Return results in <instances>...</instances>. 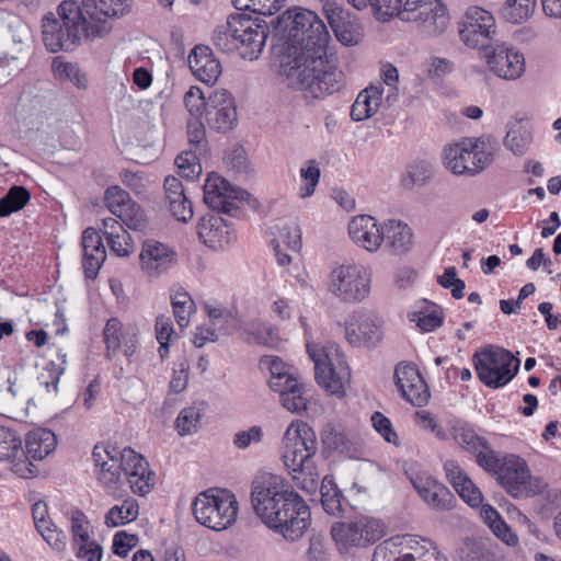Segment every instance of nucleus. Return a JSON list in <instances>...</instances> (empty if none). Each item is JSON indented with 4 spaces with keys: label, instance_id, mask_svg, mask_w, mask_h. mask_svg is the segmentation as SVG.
<instances>
[{
    "label": "nucleus",
    "instance_id": "1",
    "mask_svg": "<svg viewBox=\"0 0 561 561\" xmlns=\"http://www.w3.org/2000/svg\"><path fill=\"white\" fill-rule=\"evenodd\" d=\"M251 504L262 522L288 541L302 537L310 525L308 505L282 476L257 472L251 483Z\"/></svg>",
    "mask_w": 561,
    "mask_h": 561
},
{
    "label": "nucleus",
    "instance_id": "2",
    "mask_svg": "<svg viewBox=\"0 0 561 561\" xmlns=\"http://www.w3.org/2000/svg\"><path fill=\"white\" fill-rule=\"evenodd\" d=\"M301 60L282 59V71L289 85L304 93L306 99H323L339 92L344 85V73L322 53L301 56Z\"/></svg>",
    "mask_w": 561,
    "mask_h": 561
},
{
    "label": "nucleus",
    "instance_id": "3",
    "mask_svg": "<svg viewBox=\"0 0 561 561\" xmlns=\"http://www.w3.org/2000/svg\"><path fill=\"white\" fill-rule=\"evenodd\" d=\"M278 24L286 32L287 47L283 59L301 60V56L322 53L327 49L330 34L323 21L311 10L304 8L288 9Z\"/></svg>",
    "mask_w": 561,
    "mask_h": 561
},
{
    "label": "nucleus",
    "instance_id": "4",
    "mask_svg": "<svg viewBox=\"0 0 561 561\" xmlns=\"http://www.w3.org/2000/svg\"><path fill=\"white\" fill-rule=\"evenodd\" d=\"M85 22L76 0H65L57 7V13L49 12L42 20V35L46 48L51 53L73 50L82 38L91 41Z\"/></svg>",
    "mask_w": 561,
    "mask_h": 561
},
{
    "label": "nucleus",
    "instance_id": "5",
    "mask_svg": "<svg viewBox=\"0 0 561 561\" xmlns=\"http://www.w3.org/2000/svg\"><path fill=\"white\" fill-rule=\"evenodd\" d=\"M494 156L492 141L485 138H465L443 150L446 169L456 175L474 176L491 164Z\"/></svg>",
    "mask_w": 561,
    "mask_h": 561
},
{
    "label": "nucleus",
    "instance_id": "6",
    "mask_svg": "<svg viewBox=\"0 0 561 561\" xmlns=\"http://www.w3.org/2000/svg\"><path fill=\"white\" fill-rule=\"evenodd\" d=\"M238 510L239 504L234 494L224 489L203 491L192 503L197 523L216 531L231 526L237 519Z\"/></svg>",
    "mask_w": 561,
    "mask_h": 561
},
{
    "label": "nucleus",
    "instance_id": "7",
    "mask_svg": "<svg viewBox=\"0 0 561 561\" xmlns=\"http://www.w3.org/2000/svg\"><path fill=\"white\" fill-rule=\"evenodd\" d=\"M307 351L314 364L317 382L330 393L342 397L350 383L351 370L339 347L307 345Z\"/></svg>",
    "mask_w": 561,
    "mask_h": 561
},
{
    "label": "nucleus",
    "instance_id": "8",
    "mask_svg": "<svg viewBox=\"0 0 561 561\" xmlns=\"http://www.w3.org/2000/svg\"><path fill=\"white\" fill-rule=\"evenodd\" d=\"M371 271L356 263L333 267L328 276V291L345 304H357L370 295Z\"/></svg>",
    "mask_w": 561,
    "mask_h": 561
},
{
    "label": "nucleus",
    "instance_id": "9",
    "mask_svg": "<svg viewBox=\"0 0 561 561\" xmlns=\"http://www.w3.org/2000/svg\"><path fill=\"white\" fill-rule=\"evenodd\" d=\"M519 359L511 352L489 346L473 355L479 380L486 387L497 389L508 383L517 374Z\"/></svg>",
    "mask_w": 561,
    "mask_h": 561
},
{
    "label": "nucleus",
    "instance_id": "10",
    "mask_svg": "<svg viewBox=\"0 0 561 561\" xmlns=\"http://www.w3.org/2000/svg\"><path fill=\"white\" fill-rule=\"evenodd\" d=\"M85 31L91 42L107 36L113 28L112 19L129 12L130 0H81L78 3Z\"/></svg>",
    "mask_w": 561,
    "mask_h": 561
},
{
    "label": "nucleus",
    "instance_id": "11",
    "mask_svg": "<svg viewBox=\"0 0 561 561\" xmlns=\"http://www.w3.org/2000/svg\"><path fill=\"white\" fill-rule=\"evenodd\" d=\"M500 485L514 497L539 494L546 488L542 479L533 477L527 462L516 455H506L496 477Z\"/></svg>",
    "mask_w": 561,
    "mask_h": 561
},
{
    "label": "nucleus",
    "instance_id": "12",
    "mask_svg": "<svg viewBox=\"0 0 561 561\" xmlns=\"http://www.w3.org/2000/svg\"><path fill=\"white\" fill-rule=\"evenodd\" d=\"M400 19L414 23L427 36L442 34L449 24V15L440 0H407Z\"/></svg>",
    "mask_w": 561,
    "mask_h": 561
},
{
    "label": "nucleus",
    "instance_id": "13",
    "mask_svg": "<svg viewBox=\"0 0 561 561\" xmlns=\"http://www.w3.org/2000/svg\"><path fill=\"white\" fill-rule=\"evenodd\" d=\"M318 450L316 432L302 421H293L283 436L282 459L285 467L313 460Z\"/></svg>",
    "mask_w": 561,
    "mask_h": 561
},
{
    "label": "nucleus",
    "instance_id": "14",
    "mask_svg": "<svg viewBox=\"0 0 561 561\" xmlns=\"http://www.w3.org/2000/svg\"><path fill=\"white\" fill-rule=\"evenodd\" d=\"M495 33V20L489 11L480 7H471L466 11L459 27L460 39L466 46L478 49L482 55L493 46Z\"/></svg>",
    "mask_w": 561,
    "mask_h": 561
},
{
    "label": "nucleus",
    "instance_id": "15",
    "mask_svg": "<svg viewBox=\"0 0 561 561\" xmlns=\"http://www.w3.org/2000/svg\"><path fill=\"white\" fill-rule=\"evenodd\" d=\"M383 529L378 520L368 516L356 517L351 523H334L331 536L340 550L363 547L381 538Z\"/></svg>",
    "mask_w": 561,
    "mask_h": 561
},
{
    "label": "nucleus",
    "instance_id": "16",
    "mask_svg": "<svg viewBox=\"0 0 561 561\" xmlns=\"http://www.w3.org/2000/svg\"><path fill=\"white\" fill-rule=\"evenodd\" d=\"M383 321L376 312L366 309L354 310L345 320V339L351 346H374L383 337Z\"/></svg>",
    "mask_w": 561,
    "mask_h": 561
},
{
    "label": "nucleus",
    "instance_id": "17",
    "mask_svg": "<svg viewBox=\"0 0 561 561\" xmlns=\"http://www.w3.org/2000/svg\"><path fill=\"white\" fill-rule=\"evenodd\" d=\"M405 474L417 494L431 508L448 511L454 507V494L427 472L422 471L416 463H407Z\"/></svg>",
    "mask_w": 561,
    "mask_h": 561
},
{
    "label": "nucleus",
    "instance_id": "18",
    "mask_svg": "<svg viewBox=\"0 0 561 561\" xmlns=\"http://www.w3.org/2000/svg\"><path fill=\"white\" fill-rule=\"evenodd\" d=\"M248 198V192L232 186L218 174L209 175L204 184V202L210 208L225 214H233Z\"/></svg>",
    "mask_w": 561,
    "mask_h": 561
},
{
    "label": "nucleus",
    "instance_id": "19",
    "mask_svg": "<svg viewBox=\"0 0 561 561\" xmlns=\"http://www.w3.org/2000/svg\"><path fill=\"white\" fill-rule=\"evenodd\" d=\"M204 123L213 130L227 133L238 123L234 98L225 90H215L207 95Z\"/></svg>",
    "mask_w": 561,
    "mask_h": 561
},
{
    "label": "nucleus",
    "instance_id": "20",
    "mask_svg": "<svg viewBox=\"0 0 561 561\" xmlns=\"http://www.w3.org/2000/svg\"><path fill=\"white\" fill-rule=\"evenodd\" d=\"M480 57L490 71L504 80L518 79L525 71L524 55L504 44L491 46Z\"/></svg>",
    "mask_w": 561,
    "mask_h": 561
},
{
    "label": "nucleus",
    "instance_id": "21",
    "mask_svg": "<svg viewBox=\"0 0 561 561\" xmlns=\"http://www.w3.org/2000/svg\"><path fill=\"white\" fill-rule=\"evenodd\" d=\"M119 467L134 493L144 496L152 490L154 474L149 470L147 460L134 449L126 447L121 450Z\"/></svg>",
    "mask_w": 561,
    "mask_h": 561
},
{
    "label": "nucleus",
    "instance_id": "22",
    "mask_svg": "<svg viewBox=\"0 0 561 561\" xmlns=\"http://www.w3.org/2000/svg\"><path fill=\"white\" fill-rule=\"evenodd\" d=\"M141 271L149 277H159L178 264V253L168 244L146 240L139 254Z\"/></svg>",
    "mask_w": 561,
    "mask_h": 561
},
{
    "label": "nucleus",
    "instance_id": "23",
    "mask_svg": "<svg viewBox=\"0 0 561 561\" xmlns=\"http://www.w3.org/2000/svg\"><path fill=\"white\" fill-rule=\"evenodd\" d=\"M238 50L243 59L254 60L263 50L267 26L245 14H240Z\"/></svg>",
    "mask_w": 561,
    "mask_h": 561
},
{
    "label": "nucleus",
    "instance_id": "24",
    "mask_svg": "<svg viewBox=\"0 0 561 561\" xmlns=\"http://www.w3.org/2000/svg\"><path fill=\"white\" fill-rule=\"evenodd\" d=\"M393 378L402 398L412 405L423 407L428 402V388L414 366L398 365Z\"/></svg>",
    "mask_w": 561,
    "mask_h": 561
},
{
    "label": "nucleus",
    "instance_id": "25",
    "mask_svg": "<svg viewBox=\"0 0 561 561\" xmlns=\"http://www.w3.org/2000/svg\"><path fill=\"white\" fill-rule=\"evenodd\" d=\"M0 461L11 462L12 470L20 477L27 478L34 473L32 463L25 460L22 438L5 426H0Z\"/></svg>",
    "mask_w": 561,
    "mask_h": 561
},
{
    "label": "nucleus",
    "instance_id": "26",
    "mask_svg": "<svg viewBox=\"0 0 561 561\" xmlns=\"http://www.w3.org/2000/svg\"><path fill=\"white\" fill-rule=\"evenodd\" d=\"M322 9L331 30L341 44L352 46L359 42L358 25L347 10L330 1H325Z\"/></svg>",
    "mask_w": 561,
    "mask_h": 561
},
{
    "label": "nucleus",
    "instance_id": "27",
    "mask_svg": "<svg viewBox=\"0 0 561 561\" xmlns=\"http://www.w3.org/2000/svg\"><path fill=\"white\" fill-rule=\"evenodd\" d=\"M201 241L214 250H224L236 240L234 230L218 215L205 216L197 226Z\"/></svg>",
    "mask_w": 561,
    "mask_h": 561
},
{
    "label": "nucleus",
    "instance_id": "28",
    "mask_svg": "<svg viewBox=\"0 0 561 561\" xmlns=\"http://www.w3.org/2000/svg\"><path fill=\"white\" fill-rule=\"evenodd\" d=\"M348 234L354 243L369 252H376L383 243L382 226L369 215L353 217Z\"/></svg>",
    "mask_w": 561,
    "mask_h": 561
},
{
    "label": "nucleus",
    "instance_id": "29",
    "mask_svg": "<svg viewBox=\"0 0 561 561\" xmlns=\"http://www.w3.org/2000/svg\"><path fill=\"white\" fill-rule=\"evenodd\" d=\"M103 337L106 345V356L112 358L117 352L125 356H131L137 348V334L130 330H125L121 321L111 318L103 330Z\"/></svg>",
    "mask_w": 561,
    "mask_h": 561
},
{
    "label": "nucleus",
    "instance_id": "30",
    "mask_svg": "<svg viewBox=\"0 0 561 561\" xmlns=\"http://www.w3.org/2000/svg\"><path fill=\"white\" fill-rule=\"evenodd\" d=\"M187 61L193 75L204 83H215L221 73L220 62L207 46H195L190 53Z\"/></svg>",
    "mask_w": 561,
    "mask_h": 561
},
{
    "label": "nucleus",
    "instance_id": "31",
    "mask_svg": "<svg viewBox=\"0 0 561 561\" xmlns=\"http://www.w3.org/2000/svg\"><path fill=\"white\" fill-rule=\"evenodd\" d=\"M83 270L88 278H94L106 259L105 247L94 228H87L82 234Z\"/></svg>",
    "mask_w": 561,
    "mask_h": 561
},
{
    "label": "nucleus",
    "instance_id": "32",
    "mask_svg": "<svg viewBox=\"0 0 561 561\" xmlns=\"http://www.w3.org/2000/svg\"><path fill=\"white\" fill-rule=\"evenodd\" d=\"M383 87L370 84L362 90L351 107V118L354 122H363L373 117L382 103Z\"/></svg>",
    "mask_w": 561,
    "mask_h": 561
},
{
    "label": "nucleus",
    "instance_id": "33",
    "mask_svg": "<svg viewBox=\"0 0 561 561\" xmlns=\"http://www.w3.org/2000/svg\"><path fill=\"white\" fill-rule=\"evenodd\" d=\"M382 234L386 247L394 254L405 253L412 247L413 232L401 220H387L382 226Z\"/></svg>",
    "mask_w": 561,
    "mask_h": 561
},
{
    "label": "nucleus",
    "instance_id": "34",
    "mask_svg": "<svg viewBox=\"0 0 561 561\" xmlns=\"http://www.w3.org/2000/svg\"><path fill=\"white\" fill-rule=\"evenodd\" d=\"M102 230L111 251L117 256H127L133 252L134 244L130 234L118 220L104 218L102 220Z\"/></svg>",
    "mask_w": 561,
    "mask_h": 561
},
{
    "label": "nucleus",
    "instance_id": "35",
    "mask_svg": "<svg viewBox=\"0 0 561 561\" xmlns=\"http://www.w3.org/2000/svg\"><path fill=\"white\" fill-rule=\"evenodd\" d=\"M324 449L352 456L355 451V436L339 425L327 424L321 432Z\"/></svg>",
    "mask_w": 561,
    "mask_h": 561
},
{
    "label": "nucleus",
    "instance_id": "36",
    "mask_svg": "<svg viewBox=\"0 0 561 561\" xmlns=\"http://www.w3.org/2000/svg\"><path fill=\"white\" fill-rule=\"evenodd\" d=\"M408 318L422 332H432L443 324L444 316L439 306L424 299L416 304L415 309L409 312Z\"/></svg>",
    "mask_w": 561,
    "mask_h": 561
},
{
    "label": "nucleus",
    "instance_id": "37",
    "mask_svg": "<svg viewBox=\"0 0 561 561\" xmlns=\"http://www.w3.org/2000/svg\"><path fill=\"white\" fill-rule=\"evenodd\" d=\"M57 446L54 432L47 428H36L28 433L26 438V455L35 460H42L50 455Z\"/></svg>",
    "mask_w": 561,
    "mask_h": 561
},
{
    "label": "nucleus",
    "instance_id": "38",
    "mask_svg": "<svg viewBox=\"0 0 561 561\" xmlns=\"http://www.w3.org/2000/svg\"><path fill=\"white\" fill-rule=\"evenodd\" d=\"M390 539L396 542L402 561H420L431 550L435 549L430 540L415 535L397 536Z\"/></svg>",
    "mask_w": 561,
    "mask_h": 561
},
{
    "label": "nucleus",
    "instance_id": "39",
    "mask_svg": "<svg viewBox=\"0 0 561 561\" xmlns=\"http://www.w3.org/2000/svg\"><path fill=\"white\" fill-rule=\"evenodd\" d=\"M240 14L231 15L227 23L214 31L213 43L222 53L238 50Z\"/></svg>",
    "mask_w": 561,
    "mask_h": 561
},
{
    "label": "nucleus",
    "instance_id": "40",
    "mask_svg": "<svg viewBox=\"0 0 561 561\" xmlns=\"http://www.w3.org/2000/svg\"><path fill=\"white\" fill-rule=\"evenodd\" d=\"M531 141V130L528 124L522 121L512 123L504 138L505 147L516 156L525 154Z\"/></svg>",
    "mask_w": 561,
    "mask_h": 561
},
{
    "label": "nucleus",
    "instance_id": "41",
    "mask_svg": "<svg viewBox=\"0 0 561 561\" xmlns=\"http://www.w3.org/2000/svg\"><path fill=\"white\" fill-rule=\"evenodd\" d=\"M287 470L296 485L302 491L312 494L318 490L320 473L313 460L287 467Z\"/></svg>",
    "mask_w": 561,
    "mask_h": 561
},
{
    "label": "nucleus",
    "instance_id": "42",
    "mask_svg": "<svg viewBox=\"0 0 561 561\" xmlns=\"http://www.w3.org/2000/svg\"><path fill=\"white\" fill-rule=\"evenodd\" d=\"M320 493H321V504L325 513L332 516H341V514L344 511L342 500L343 494L334 483V481L329 478L324 477L321 486H320Z\"/></svg>",
    "mask_w": 561,
    "mask_h": 561
},
{
    "label": "nucleus",
    "instance_id": "43",
    "mask_svg": "<svg viewBox=\"0 0 561 561\" xmlns=\"http://www.w3.org/2000/svg\"><path fill=\"white\" fill-rule=\"evenodd\" d=\"M139 515V505L135 499L124 500L121 505L113 506L105 515L107 527H118L134 522Z\"/></svg>",
    "mask_w": 561,
    "mask_h": 561
},
{
    "label": "nucleus",
    "instance_id": "44",
    "mask_svg": "<svg viewBox=\"0 0 561 561\" xmlns=\"http://www.w3.org/2000/svg\"><path fill=\"white\" fill-rule=\"evenodd\" d=\"M262 369L270 371L268 385L271 389H279V380H289V375L294 374V368L285 364L279 357L263 356L260 359Z\"/></svg>",
    "mask_w": 561,
    "mask_h": 561
},
{
    "label": "nucleus",
    "instance_id": "45",
    "mask_svg": "<svg viewBox=\"0 0 561 561\" xmlns=\"http://www.w3.org/2000/svg\"><path fill=\"white\" fill-rule=\"evenodd\" d=\"M206 310L215 329L222 331L225 334H230L240 328V320L231 310L211 306H207Z\"/></svg>",
    "mask_w": 561,
    "mask_h": 561
},
{
    "label": "nucleus",
    "instance_id": "46",
    "mask_svg": "<svg viewBox=\"0 0 561 561\" xmlns=\"http://www.w3.org/2000/svg\"><path fill=\"white\" fill-rule=\"evenodd\" d=\"M321 171L319 163L316 160L306 161L299 170L300 185L299 196L300 198H307L313 195L317 185L320 181Z\"/></svg>",
    "mask_w": 561,
    "mask_h": 561
},
{
    "label": "nucleus",
    "instance_id": "47",
    "mask_svg": "<svg viewBox=\"0 0 561 561\" xmlns=\"http://www.w3.org/2000/svg\"><path fill=\"white\" fill-rule=\"evenodd\" d=\"M535 5L536 0H506L501 12L506 21L518 24L533 14Z\"/></svg>",
    "mask_w": 561,
    "mask_h": 561
},
{
    "label": "nucleus",
    "instance_id": "48",
    "mask_svg": "<svg viewBox=\"0 0 561 561\" xmlns=\"http://www.w3.org/2000/svg\"><path fill=\"white\" fill-rule=\"evenodd\" d=\"M30 201V193L23 186H12L0 199V217L21 210Z\"/></svg>",
    "mask_w": 561,
    "mask_h": 561
},
{
    "label": "nucleus",
    "instance_id": "49",
    "mask_svg": "<svg viewBox=\"0 0 561 561\" xmlns=\"http://www.w3.org/2000/svg\"><path fill=\"white\" fill-rule=\"evenodd\" d=\"M453 436L459 446L474 455L480 449H486L488 442L468 426H455L453 430Z\"/></svg>",
    "mask_w": 561,
    "mask_h": 561
},
{
    "label": "nucleus",
    "instance_id": "50",
    "mask_svg": "<svg viewBox=\"0 0 561 561\" xmlns=\"http://www.w3.org/2000/svg\"><path fill=\"white\" fill-rule=\"evenodd\" d=\"M173 313L181 328L188 325L190 317L195 311V304L186 291H176L171 297Z\"/></svg>",
    "mask_w": 561,
    "mask_h": 561
},
{
    "label": "nucleus",
    "instance_id": "51",
    "mask_svg": "<svg viewBox=\"0 0 561 561\" xmlns=\"http://www.w3.org/2000/svg\"><path fill=\"white\" fill-rule=\"evenodd\" d=\"M272 242L285 247L286 250L298 252L301 248L300 228L294 222L284 224L282 227H278V233Z\"/></svg>",
    "mask_w": 561,
    "mask_h": 561
},
{
    "label": "nucleus",
    "instance_id": "52",
    "mask_svg": "<svg viewBox=\"0 0 561 561\" xmlns=\"http://www.w3.org/2000/svg\"><path fill=\"white\" fill-rule=\"evenodd\" d=\"M282 405L291 413H301L307 410L308 397L302 383L289 391L283 392L279 397Z\"/></svg>",
    "mask_w": 561,
    "mask_h": 561
},
{
    "label": "nucleus",
    "instance_id": "53",
    "mask_svg": "<svg viewBox=\"0 0 561 561\" xmlns=\"http://www.w3.org/2000/svg\"><path fill=\"white\" fill-rule=\"evenodd\" d=\"M54 72L58 79L68 80L79 89H84L88 85V79L85 75L80 70V68L76 64L55 61Z\"/></svg>",
    "mask_w": 561,
    "mask_h": 561
},
{
    "label": "nucleus",
    "instance_id": "54",
    "mask_svg": "<svg viewBox=\"0 0 561 561\" xmlns=\"http://www.w3.org/2000/svg\"><path fill=\"white\" fill-rule=\"evenodd\" d=\"M37 530L44 540L56 551L62 552L67 546V536L51 520L38 524Z\"/></svg>",
    "mask_w": 561,
    "mask_h": 561
},
{
    "label": "nucleus",
    "instance_id": "55",
    "mask_svg": "<svg viewBox=\"0 0 561 561\" xmlns=\"http://www.w3.org/2000/svg\"><path fill=\"white\" fill-rule=\"evenodd\" d=\"M247 333L249 335V341L256 344L273 347L278 342L277 333L274 332L272 328L266 327L260 322H253L249 324L247 328Z\"/></svg>",
    "mask_w": 561,
    "mask_h": 561
},
{
    "label": "nucleus",
    "instance_id": "56",
    "mask_svg": "<svg viewBox=\"0 0 561 561\" xmlns=\"http://www.w3.org/2000/svg\"><path fill=\"white\" fill-rule=\"evenodd\" d=\"M201 421V411L196 407L183 409L176 419V428L181 436L190 435L197 431Z\"/></svg>",
    "mask_w": 561,
    "mask_h": 561
},
{
    "label": "nucleus",
    "instance_id": "57",
    "mask_svg": "<svg viewBox=\"0 0 561 561\" xmlns=\"http://www.w3.org/2000/svg\"><path fill=\"white\" fill-rule=\"evenodd\" d=\"M105 202L110 211L117 217L122 214L123 208L131 204L129 194L119 186H111L105 191Z\"/></svg>",
    "mask_w": 561,
    "mask_h": 561
},
{
    "label": "nucleus",
    "instance_id": "58",
    "mask_svg": "<svg viewBox=\"0 0 561 561\" xmlns=\"http://www.w3.org/2000/svg\"><path fill=\"white\" fill-rule=\"evenodd\" d=\"M175 163L181 176L186 179L192 180L195 176H198L202 172V165L195 152L184 151L180 153L175 159Z\"/></svg>",
    "mask_w": 561,
    "mask_h": 561
},
{
    "label": "nucleus",
    "instance_id": "59",
    "mask_svg": "<svg viewBox=\"0 0 561 561\" xmlns=\"http://www.w3.org/2000/svg\"><path fill=\"white\" fill-rule=\"evenodd\" d=\"M454 489L471 507H478L481 505L483 495L468 476L458 483L456 482Z\"/></svg>",
    "mask_w": 561,
    "mask_h": 561
},
{
    "label": "nucleus",
    "instance_id": "60",
    "mask_svg": "<svg viewBox=\"0 0 561 561\" xmlns=\"http://www.w3.org/2000/svg\"><path fill=\"white\" fill-rule=\"evenodd\" d=\"M206 103L207 96L198 87H191L184 95V104L187 111L196 118L204 116Z\"/></svg>",
    "mask_w": 561,
    "mask_h": 561
},
{
    "label": "nucleus",
    "instance_id": "61",
    "mask_svg": "<svg viewBox=\"0 0 561 561\" xmlns=\"http://www.w3.org/2000/svg\"><path fill=\"white\" fill-rule=\"evenodd\" d=\"M117 218L121 220L119 224L133 230H141L146 226L145 214L135 202L127 205V208H123L122 214H118Z\"/></svg>",
    "mask_w": 561,
    "mask_h": 561
},
{
    "label": "nucleus",
    "instance_id": "62",
    "mask_svg": "<svg viewBox=\"0 0 561 561\" xmlns=\"http://www.w3.org/2000/svg\"><path fill=\"white\" fill-rule=\"evenodd\" d=\"M64 364H66V355L61 356V364L50 362L46 367V373L41 375V385L46 388L47 392H57L60 376L65 371Z\"/></svg>",
    "mask_w": 561,
    "mask_h": 561
},
{
    "label": "nucleus",
    "instance_id": "63",
    "mask_svg": "<svg viewBox=\"0 0 561 561\" xmlns=\"http://www.w3.org/2000/svg\"><path fill=\"white\" fill-rule=\"evenodd\" d=\"M263 438V430L261 426L253 425L247 431L237 432L233 435V445L238 449H247L252 444L261 443Z\"/></svg>",
    "mask_w": 561,
    "mask_h": 561
},
{
    "label": "nucleus",
    "instance_id": "64",
    "mask_svg": "<svg viewBox=\"0 0 561 561\" xmlns=\"http://www.w3.org/2000/svg\"><path fill=\"white\" fill-rule=\"evenodd\" d=\"M75 547L77 549V558L82 561H101L102 559L103 549L94 540L89 539L87 542L82 541L75 545Z\"/></svg>",
    "mask_w": 561,
    "mask_h": 561
}]
</instances>
